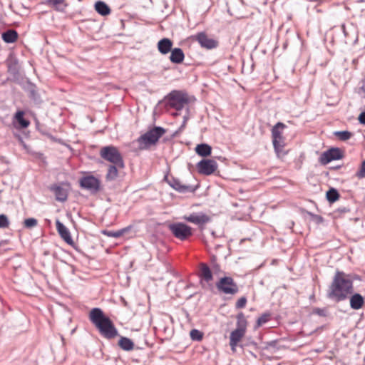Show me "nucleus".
Segmentation results:
<instances>
[{"label": "nucleus", "mask_w": 365, "mask_h": 365, "mask_svg": "<svg viewBox=\"0 0 365 365\" xmlns=\"http://www.w3.org/2000/svg\"><path fill=\"white\" fill-rule=\"evenodd\" d=\"M335 135L341 140H346L352 136V133L349 131H338L335 133Z\"/></svg>", "instance_id": "34"}, {"label": "nucleus", "mask_w": 365, "mask_h": 365, "mask_svg": "<svg viewBox=\"0 0 365 365\" xmlns=\"http://www.w3.org/2000/svg\"><path fill=\"white\" fill-rule=\"evenodd\" d=\"M358 61V58H353L352 59V64L354 66H356V62Z\"/></svg>", "instance_id": "43"}, {"label": "nucleus", "mask_w": 365, "mask_h": 365, "mask_svg": "<svg viewBox=\"0 0 365 365\" xmlns=\"http://www.w3.org/2000/svg\"><path fill=\"white\" fill-rule=\"evenodd\" d=\"M24 114L25 113L24 111L19 110L16 113L15 116H14V119L16 120V122L19 123L20 128H26L30 124V122L24 118Z\"/></svg>", "instance_id": "27"}, {"label": "nucleus", "mask_w": 365, "mask_h": 365, "mask_svg": "<svg viewBox=\"0 0 365 365\" xmlns=\"http://www.w3.org/2000/svg\"><path fill=\"white\" fill-rule=\"evenodd\" d=\"M286 128L283 123H277L272 129V139L273 145H286L284 129Z\"/></svg>", "instance_id": "9"}, {"label": "nucleus", "mask_w": 365, "mask_h": 365, "mask_svg": "<svg viewBox=\"0 0 365 365\" xmlns=\"http://www.w3.org/2000/svg\"><path fill=\"white\" fill-rule=\"evenodd\" d=\"M18 36L17 31L14 29H9L1 34L3 41L7 43H14L17 40Z\"/></svg>", "instance_id": "22"}, {"label": "nucleus", "mask_w": 365, "mask_h": 365, "mask_svg": "<svg viewBox=\"0 0 365 365\" xmlns=\"http://www.w3.org/2000/svg\"><path fill=\"white\" fill-rule=\"evenodd\" d=\"M168 182L173 189L180 192L184 193L194 191L190 186L182 184L180 180L174 178L168 180Z\"/></svg>", "instance_id": "18"}, {"label": "nucleus", "mask_w": 365, "mask_h": 365, "mask_svg": "<svg viewBox=\"0 0 365 365\" xmlns=\"http://www.w3.org/2000/svg\"><path fill=\"white\" fill-rule=\"evenodd\" d=\"M339 197L338 191L334 188H331L327 192V198L331 203L338 200Z\"/></svg>", "instance_id": "32"}, {"label": "nucleus", "mask_w": 365, "mask_h": 365, "mask_svg": "<svg viewBox=\"0 0 365 365\" xmlns=\"http://www.w3.org/2000/svg\"><path fill=\"white\" fill-rule=\"evenodd\" d=\"M227 68H228V69H230V68H231V66H228Z\"/></svg>", "instance_id": "45"}, {"label": "nucleus", "mask_w": 365, "mask_h": 365, "mask_svg": "<svg viewBox=\"0 0 365 365\" xmlns=\"http://www.w3.org/2000/svg\"><path fill=\"white\" fill-rule=\"evenodd\" d=\"M49 189L55 195L57 201L65 202L67 200L68 190L64 187L63 185H52Z\"/></svg>", "instance_id": "16"}, {"label": "nucleus", "mask_w": 365, "mask_h": 365, "mask_svg": "<svg viewBox=\"0 0 365 365\" xmlns=\"http://www.w3.org/2000/svg\"><path fill=\"white\" fill-rule=\"evenodd\" d=\"M168 99L169 106L177 110H182L188 103L187 94L180 91H173L168 95Z\"/></svg>", "instance_id": "7"}, {"label": "nucleus", "mask_w": 365, "mask_h": 365, "mask_svg": "<svg viewBox=\"0 0 365 365\" xmlns=\"http://www.w3.org/2000/svg\"><path fill=\"white\" fill-rule=\"evenodd\" d=\"M173 43L168 38L160 39L158 43V49L162 54H167L172 51Z\"/></svg>", "instance_id": "19"}, {"label": "nucleus", "mask_w": 365, "mask_h": 365, "mask_svg": "<svg viewBox=\"0 0 365 365\" xmlns=\"http://www.w3.org/2000/svg\"><path fill=\"white\" fill-rule=\"evenodd\" d=\"M214 272H217V271H220V266L215 264L212 267Z\"/></svg>", "instance_id": "41"}, {"label": "nucleus", "mask_w": 365, "mask_h": 365, "mask_svg": "<svg viewBox=\"0 0 365 365\" xmlns=\"http://www.w3.org/2000/svg\"><path fill=\"white\" fill-rule=\"evenodd\" d=\"M316 313H318V314H320V309H317L316 311H315Z\"/></svg>", "instance_id": "44"}, {"label": "nucleus", "mask_w": 365, "mask_h": 365, "mask_svg": "<svg viewBox=\"0 0 365 365\" xmlns=\"http://www.w3.org/2000/svg\"><path fill=\"white\" fill-rule=\"evenodd\" d=\"M195 152L202 157H207L211 155L212 148L207 144H200L196 146Z\"/></svg>", "instance_id": "25"}, {"label": "nucleus", "mask_w": 365, "mask_h": 365, "mask_svg": "<svg viewBox=\"0 0 365 365\" xmlns=\"http://www.w3.org/2000/svg\"><path fill=\"white\" fill-rule=\"evenodd\" d=\"M350 307L355 310L362 308L364 305V298L358 293L350 295Z\"/></svg>", "instance_id": "20"}, {"label": "nucleus", "mask_w": 365, "mask_h": 365, "mask_svg": "<svg viewBox=\"0 0 365 365\" xmlns=\"http://www.w3.org/2000/svg\"><path fill=\"white\" fill-rule=\"evenodd\" d=\"M354 293L352 276L343 271L336 270L327 289V297L334 302L346 300Z\"/></svg>", "instance_id": "1"}, {"label": "nucleus", "mask_w": 365, "mask_h": 365, "mask_svg": "<svg viewBox=\"0 0 365 365\" xmlns=\"http://www.w3.org/2000/svg\"><path fill=\"white\" fill-rule=\"evenodd\" d=\"M183 219L187 222L193 223L195 225L202 227L210 221V217L205 213H192L189 215L183 217Z\"/></svg>", "instance_id": "13"}, {"label": "nucleus", "mask_w": 365, "mask_h": 365, "mask_svg": "<svg viewBox=\"0 0 365 365\" xmlns=\"http://www.w3.org/2000/svg\"><path fill=\"white\" fill-rule=\"evenodd\" d=\"M56 230L61 237L68 245H73V241L68 229L58 220L56 221Z\"/></svg>", "instance_id": "17"}, {"label": "nucleus", "mask_w": 365, "mask_h": 365, "mask_svg": "<svg viewBox=\"0 0 365 365\" xmlns=\"http://www.w3.org/2000/svg\"><path fill=\"white\" fill-rule=\"evenodd\" d=\"M192 38L200 43L201 47L207 49L215 48L218 46V41L209 38L205 32H200L193 36Z\"/></svg>", "instance_id": "12"}, {"label": "nucleus", "mask_w": 365, "mask_h": 365, "mask_svg": "<svg viewBox=\"0 0 365 365\" xmlns=\"http://www.w3.org/2000/svg\"><path fill=\"white\" fill-rule=\"evenodd\" d=\"M128 230L129 228L126 227L117 231L104 230L103 231V234L108 237L118 238L123 235Z\"/></svg>", "instance_id": "29"}, {"label": "nucleus", "mask_w": 365, "mask_h": 365, "mask_svg": "<svg viewBox=\"0 0 365 365\" xmlns=\"http://www.w3.org/2000/svg\"><path fill=\"white\" fill-rule=\"evenodd\" d=\"M197 168L199 173L210 175L217 170V164L214 160L205 159L200 161L197 165Z\"/></svg>", "instance_id": "11"}, {"label": "nucleus", "mask_w": 365, "mask_h": 365, "mask_svg": "<svg viewBox=\"0 0 365 365\" xmlns=\"http://www.w3.org/2000/svg\"><path fill=\"white\" fill-rule=\"evenodd\" d=\"M356 177L359 179L365 178V160L362 162L359 170L356 173Z\"/></svg>", "instance_id": "38"}, {"label": "nucleus", "mask_w": 365, "mask_h": 365, "mask_svg": "<svg viewBox=\"0 0 365 365\" xmlns=\"http://www.w3.org/2000/svg\"><path fill=\"white\" fill-rule=\"evenodd\" d=\"M343 158V153L339 148H333L324 152L320 158L319 162L322 165H327L331 161L339 160Z\"/></svg>", "instance_id": "10"}, {"label": "nucleus", "mask_w": 365, "mask_h": 365, "mask_svg": "<svg viewBox=\"0 0 365 365\" xmlns=\"http://www.w3.org/2000/svg\"><path fill=\"white\" fill-rule=\"evenodd\" d=\"M247 327V321L242 312L237 315L236 328L230 333V346L233 352L236 351V347L239 342L245 336Z\"/></svg>", "instance_id": "3"}, {"label": "nucleus", "mask_w": 365, "mask_h": 365, "mask_svg": "<svg viewBox=\"0 0 365 365\" xmlns=\"http://www.w3.org/2000/svg\"><path fill=\"white\" fill-rule=\"evenodd\" d=\"M216 287L219 292L225 294L235 295L239 291L237 283L230 277H221L216 283Z\"/></svg>", "instance_id": "6"}, {"label": "nucleus", "mask_w": 365, "mask_h": 365, "mask_svg": "<svg viewBox=\"0 0 365 365\" xmlns=\"http://www.w3.org/2000/svg\"><path fill=\"white\" fill-rule=\"evenodd\" d=\"M88 318L105 338L113 339L118 335L113 322L104 314L101 309L93 308L89 312Z\"/></svg>", "instance_id": "2"}, {"label": "nucleus", "mask_w": 365, "mask_h": 365, "mask_svg": "<svg viewBox=\"0 0 365 365\" xmlns=\"http://www.w3.org/2000/svg\"><path fill=\"white\" fill-rule=\"evenodd\" d=\"M118 166L115 165H110L108 169V173L106 175V179L108 180H113L118 177Z\"/></svg>", "instance_id": "31"}, {"label": "nucleus", "mask_w": 365, "mask_h": 365, "mask_svg": "<svg viewBox=\"0 0 365 365\" xmlns=\"http://www.w3.org/2000/svg\"><path fill=\"white\" fill-rule=\"evenodd\" d=\"M358 120L361 124L365 125V112H362L359 115Z\"/></svg>", "instance_id": "40"}, {"label": "nucleus", "mask_w": 365, "mask_h": 365, "mask_svg": "<svg viewBox=\"0 0 365 365\" xmlns=\"http://www.w3.org/2000/svg\"><path fill=\"white\" fill-rule=\"evenodd\" d=\"M8 68H19L22 66L21 62L14 53H10L6 61Z\"/></svg>", "instance_id": "24"}, {"label": "nucleus", "mask_w": 365, "mask_h": 365, "mask_svg": "<svg viewBox=\"0 0 365 365\" xmlns=\"http://www.w3.org/2000/svg\"><path fill=\"white\" fill-rule=\"evenodd\" d=\"M170 60L173 63H180L182 62L185 55L182 50L180 48H175L170 51Z\"/></svg>", "instance_id": "21"}, {"label": "nucleus", "mask_w": 365, "mask_h": 365, "mask_svg": "<svg viewBox=\"0 0 365 365\" xmlns=\"http://www.w3.org/2000/svg\"><path fill=\"white\" fill-rule=\"evenodd\" d=\"M10 225L9 220L8 217L4 215H0V229L9 228Z\"/></svg>", "instance_id": "35"}, {"label": "nucleus", "mask_w": 365, "mask_h": 365, "mask_svg": "<svg viewBox=\"0 0 365 365\" xmlns=\"http://www.w3.org/2000/svg\"><path fill=\"white\" fill-rule=\"evenodd\" d=\"M270 319V314H264L262 316H260L257 321V326L258 327H261L266 322H267Z\"/></svg>", "instance_id": "36"}, {"label": "nucleus", "mask_w": 365, "mask_h": 365, "mask_svg": "<svg viewBox=\"0 0 365 365\" xmlns=\"http://www.w3.org/2000/svg\"><path fill=\"white\" fill-rule=\"evenodd\" d=\"M118 345L121 349L127 351H132L134 349L133 341L125 336H120Z\"/></svg>", "instance_id": "23"}, {"label": "nucleus", "mask_w": 365, "mask_h": 365, "mask_svg": "<svg viewBox=\"0 0 365 365\" xmlns=\"http://www.w3.org/2000/svg\"><path fill=\"white\" fill-rule=\"evenodd\" d=\"M7 244H8V241L7 240H1L0 242V246L5 245H7Z\"/></svg>", "instance_id": "42"}, {"label": "nucleus", "mask_w": 365, "mask_h": 365, "mask_svg": "<svg viewBox=\"0 0 365 365\" xmlns=\"http://www.w3.org/2000/svg\"><path fill=\"white\" fill-rule=\"evenodd\" d=\"M286 145H273L274 152L277 156L278 158L281 160H284V158L289 153V150H284V147Z\"/></svg>", "instance_id": "28"}, {"label": "nucleus", "mask_w": 365, "mask_h": 365, "mask_svg": "<svg viewBox=\"0 0 365 365\" xmlns=\"http://www.w3.org/2000/svg\"><path fill=\"white\" fill-rule=\"evenodd\" d=\"M246 304H247V298L245 297H242L237 301L235 307L237 309H242L245 307Z\"/></svg>", "instance_id": "39"}, {"label": "nucleus", "mask_w": 365, "mask_h": 365, "mask_svg": "<svg viewBox=\"0 0 365 365\" xmlns=\"http://www.w3.org/2000/svg\"><path fill=\"white\" fill-rule=\"evenodd\" d=\"M190 336L192 340L201 341L203 338V333L197 329H192L190 332Z\"/></svg>", "instance_id": "33"}, {"label": "nucleus", "mask_w": 365, "mask_h": 365, "mask_svg": "<svg viewBox=\"0 0 365 365\" xmlns=\"http://www.w3.org/2000/svg\"><path fill=\"white\" fill-rule=\"evenodd\" d=\"M48 4L55 7L58 11H63L67 4L65 3V0H48Z\"/></svg>", "instance_id": "30"}, {"label": "nucleus", "mask_w": 365, "mask_h": 365, "mask_svg": "<svg viewBox=\"0 0 365 365\" xmlns=\"http://www.w3.org/2000/svg\"><path fill=\"white\" fill-rule=\"evenodd\" d=\"M166 133L162 127L155 126L140 136L137 141L140 149H146L150 145H155L159 139Z\"/></svg>", "instance_id": "4"}, {"label": "nucleus", "mask_w": 365, "mask_h": 365, "mask_svg": "<svg viewBox=\"0 0 365 365\" xmlns=\"http://www.w3.org/2000/svg\"><path fill=\"white\" fill-rule=\"evenodd\" d=\"M80 185L86 190L98 191L100 187V181L93 175H87L80 180Z\"/></svg>", "instance_id": "14"}, {"label": "nucleus", "mask_w": 365, "mask_h": 365, "mask_svg": "<svg viewBox=\"0 0 365 365\" xmlns=\"http://www.w3.org/2000/svg\"><path fill=\"white\" fill-rule=\"evenodd\" d=\"M37 220L34 218L26 219L24 222V225L26 228H31L37 225Z\"/></svg>", "instance_id": "37"}, {"label": "nucleus", "mask_w": 365, "mask_h": 365, "mask_svg": "<svg viewBox=\"0 0 365 365\" xmlns=\"http://www.w3.org/2000/svg\"><path fill=\"white\" fill-rule=\"evenodd\" d=\"M198 275L202 284L205 282L207 284L210 285L213 279L211 269L205 263L200 264Z\"/></svg>", "instance_id": "15"}, {"label": "nucleus", "mask_w": 365, "mask_h": 365, "mask_svg": "<svg viewBox=\"0 0 365 365\" xmlns=\"http://www.w3.org/2000/svg\"><path fill=\"white\" fill-rule=\"evenodd\" d=\"M100 155L103 159L115 165L119 168H124L123 157L116 147L112 145L103 147L101 149Z\"/></svg>", "instance_id": "5"}, {"label": "nucleus", "mask_w": 365, "mask_h": 365, "mask_svg": "<svg viewBox=\"0 0 365 365\" xmlns=\"http://www.w3.org/2000/svg\"><path fill=\"white\" fill-rule=\"evenodd\" d=\"M169 230L176 238L182 241L187 240L192 235V227L182 222L170 225Z\"/></svg>", "instance_id": "8"}, {"label": "nucleus", "mask_w": 365, "mask_h": 365, "mask_svg": "<svg viewBox=\"0 0 365 365\" xmlns=\"http://www.w3.org/2000/svg\"><path fill=\"white\" fill-rule=\"evenodd\" d=\"M96 11L102 16L108 15L110 13V9L103 1H98L95 4Z\"/></svg>", "instance_id": "26"}]
</instances>
